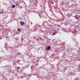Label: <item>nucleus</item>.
I'll list each match as a JSON object with an SVG mask.
<instances>
[{
	"instance_id": "nucleus-1",
	"label": "nucleus",
	"mask_w": 80,
	"mask_h": 80,
	"mask_svg": "<svg viewBox=\"0 0 80 80\" xmlns=\"http://www.w3.org/2000/svg\"><path fill=\"white\" fill-rule=\"evenodd\" d=\"M20 23L21 25H23V24H24L25 23V22L23 21H21L20 22Z\"/></svg>"
},
{
	"instance_id": "nucleus-2",
	"label": "nucleus",
	"mask_w": 80,
	"mask_h": 80,
	"mask_svg": "<svg viewBox=\"0 0 80 80\" xmlns=\"http://www.w3.org/2000/svg\"><path fill=\"white\" fill-rule=\"evenodd\" d=\"M50 48H51V47H49L47 48V50H50Z\"/></svg>"
},
{
	"instance_id": "nucleus-3",
	"label": "nucleus",
	"mask_w": 80,
	"mask_h": 80,
	"mask_svg": "<svg viewBox=\"0 0 80 80\" xmlns=\"http://www.w3.org/2000/svg\"><path fill=\"white\" fill-rule=\"evenodd\" d=\"M15 5H12L11 7L12 8H15Z\"/></svg>"
},
{
	"instance_id": "nucleus-4",
	"label": "nucleus",
	"mask_w": 80,
	"mask_h": 80,
	"mask_svg": "<svg viewBox=\"0 0 80 80\" xmlns=\"http://www.w3.org/2000/svg\"><path fill=\"white\" fill-rule=\"evenodd\" d=\"M75 18H76V19H78V17H77V16H76L75 17Z\"/></svg>"
},
{
	"instance_id": "nucleus-5",
	"label": "nucleus",
	"mask_w": 80,
	"mask_h": 80,
	"mask_svg": "<svg viewBox=\"0 0 80 80\" xmlns=\"http://www.w3.org/2000/svg\"><path fill=\"white\" fill-rule=\"evenodd\" d=\"M18 31H20V29L19 28H18Z\"/></svg>"
},
{
	"instance_id": "nucleus-6",
	"label": "nucleus",
	"mask_w": 80,
	"mask_h": 80,
	"mask_svg": "<svg viewBox=\"0 0 80 80\" xmlns=\"http://www.w3.org/2000/svg\"><path fill=\"white\" fill-rule=\"evenodd\" d=\"M0 13H1V14H2V13H3V12H0Z\"/></svg>"
},
{
	"instance_id": "nucleus-7",
	"label": "nucleus",
	"mask_w": 80,
	"mask_h": 80,
	"mask_svg": "<svg viewBox=\"0 0 80 80\" xmlns=\"http://www.w3.org/2000/svg\"><path fill=\"white\" fill-rule=\"evenodd\" d=\"M17 69H20V67H17Z\"/></svg>"
},
{
	"instance_id": "nucleus-8",
	"label": "nucleus",
	"mask_w": 80,
	"mask_h": 80,
	"mask_svg": "<svg viewBox=\"0 0 80 80\" xmlns=\"http://www.w3.org/2000/svg\"><path fill=\"white\" fill-rule=\"evenodd\" d=\"M19 5V4H18V3H17V4H16V5Z\"/></svg>"
},
{
	"instance_id": "nucleus-9",
	"label": "nucleus",
	"mask_w": 80,
	"mask_h": 80,
	"mask_svg": "<svg viewBox=\"0 0 80 80\" xmlns=\"http://www.w3.org/2000/svg\"><path fill=\"white\" fill-rule=\"evenodd\" d=\"M53 34H55V33L54 32H53Z\"/></svg>"
}]
</instances>
